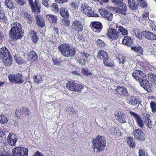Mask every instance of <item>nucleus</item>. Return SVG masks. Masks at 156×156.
Masks as SVG:
<instances>
[{
  "label": "nucleus",
  "instance_id": "nucleus-1",
  "mask_svg": "<svg viewBox=\"0 0 156 156\" xmlns=\"http://www.w3.org/2000/svg\"><path fill=\"white\" fill-rule=\"evenodd\" d=\"M58 49L62 54L67 58L72 57L76 54V49L69 43H65L60 44Z\"/></svg>",
  "mask_w": 156,
  "mask_h": 156
},
{
  "label": "nucleus",
  "instance_id": "nucleus-2",
  "mask_svg": "<svg viewBox=\"0 0 156 156\" xmlns=\"http://www.w3.org/2000/svg\"><path fill=\"white\" fill-rule=\"evenodd\" d=\"M28 149L23 147H16L12 149V155L5 151L3 148L0 149V156H27Z\"/></svg>",
  "mask_w": 156,
  "mask_h": 156
},
{
  "label": "nucleus",
  "instance_id": "nucleus-3",
  "mask_svg": "<svg viewBox=\"0 0 156 156\" xmlns=\"http://www.w3.org/2000/svg\"><path fill=\"white\" fill-rule=\"evenodd\" d=\"M132 76L136 80L140 83L141 87L145 89L150 87L149 82L147 79L146 75L140 70H134Z\"/></svg>",
  "mask_w": 156,
  "mask_h": 156
},
{
  "label": "nucleus",
  "instance_id": "nucleus-4",
  "mask_svg": "<svg viewBox=\"0 0 156 156\" xmlns=\"http://www.w3.org/2000/svg\"><path fill=\"white\" fill-rule=\"evenodd\" d=\"M11 26L12 27L10 30L11 38L16 41L21 38L23 33L21 25L16 22L13 23L11 24Z\"/></svg>",
  "mask_w": 156,
  "mask_h": 156
},
{
  "label": "nucleus",
  "instance_id": "nucleus-5",
  "mask_svg": "<svg viewBox=\"0 0 156 156\" xmlns=\"http://www.w3.org/2000/svg\"><path fill=\"white\" fill-rule=\"evenodd\" d=\"M106 143V141L104 136H98L93 140V148L95 151L100 152L104 149Z\"/></svg>",
  "mask_w": 156,
  "mask_h": 156
},
{
  "label": "nucleus",
  "instance_id": "nucleus-6",
  "mask_svg": "<svg viewBox=\"0 0 156 156\" xmlns=\"http://www.w3.org/2000/svg\"><path fill=\"white\" fill-rule=\"evenodd\" d=\"M81 10L82 12L87 16L93 17H98L99 15L94 13L90 7L86 3L83 4L81 6Z\"/></svg>",
  "mask_w": 156,
  "mask_h": 156
},
{
  "label": "nucleus",
  "instance_id": "nucleus-7",
  "mask_svg": "<svg viewBox=\"0 0 156 156\" xmlns=\"http://www.w3.org/2000/svg\"><path fill=\"white\" fill-rule=\"evenodd\" d=\"M8 79L10 83L20 84L24 81V79L21 73H17L15 75H10Z\"/></svg>",
  "mask_w": 156,
  "mask_h": 156
},
{
  "label": "nucleus",
  "instance_id": "nucleus-8",
  "mask_svg": "<svg viewBox=\"0 0 156 156\" xmlns=\"http://www.w3.org/2000/svg\"><path fill=\"white\" fill-rule=\"evenodd\" d=\"M129 113L135 120L137 126L140 128L143 127L144 124V121L141 116L137 114L132 111H130Z\"/></svg>",
  "mask_w": 156,
  "mask_h": 156
},
{
  "label": "nucleus",
  "instance_id": "nucleus-9",
  "mask_svg": "<svg viewBox=\"0 0 156 156\" xmlns=\"http://www.w3.org/2000/svg\"><path fill=\"white\" fill-rule=\"evenodd\" d=\"M83 26L82 23L80 21L75 20L73 21L71 28L72 29L78 31H82Z\"/></svg>",
  "mask_w": 156,
  "mask_h": 156
},
{
  "label": "nucleus",
  "instance_id": "nucleus-10",
  "mask_svg": "<svg viewBox=\"0 0 156 156\" xmlns=\"http://www.w3.org/2000/svg\"><path fill=\"white\" fill-rule=\"evenodd\" d=\"M98 12L102 16L107 20L109 21L112 20L113 14L110 11L105 9H99Z\"/></svg>",
  "mask_w": 156,
  "mask_h": 156
},
{
  "label": "nucleus",
  "instance_id": "nucleus-11",
  "mask_svg": "<svg viewBox=\"0 0 156 156\" xmlns=\"http://www.w3.org/2000/svg\"><path fill=\"white\" fill-rule=\"evenodd\" d=\"M7 139L9 144L12 146H14L16 145L18 140V137L16 135L11 133L9 134Z\"/></svg>",
  "mask_w": 156,
  "mask_h": 156
},
{
  "label": "nucleus",
  "instance_id": "nucleus-12",
  "mask_svg": "<svg viewBox=\"0 0 156 156\" xmlns=\"http://www.w3.org/2000/svg\"><path fill=\"white\" fill-rule=\"evenodd\" d=\"M107 34L109 37L112 40H115L119 37L116 28L114 29L112 28H109Z\"/></svg>",
  "mask_w": 156,
  "mask_h": 156
},
{
  "label": "nucleus",
  "instance_id": "nucleus-13",
  "mask_svg": "<svg viewBox=\"0 0 156 156\" xmlns=\"http://www.w3.org/2000/svg\"><path fill=\"white\" fill-rule=\"evenodd\" d=\"M32 10L37 13L40 12V9L41 8L40 5L39 4V1L38 0H35L34 3L33 0H28Z\"/></svg>",
  "mask_w": 156,
  "mask_h": 156
},
{
  "label": "nucleus",
  "instance_id": "nucleus-14",
  "mask_svg": "<svg viewBox=\"0 0 156 156\" xmlns=\"http://www.w3.org/2000/svg\"><path fill=\"white\" fill-rule=\"evenodd\" d=\"M133 134L135 138L139 140L143 141L145 139L144 133L140 129H135L133 131Z\"/></svg>",
  "mask_w": 156,
  "mask_h": 156
},
{
  "label": "nucleus",
  "instance_id": "nucleus-15",
  "mask_svg": "<svg viewBox=\"0 0 156 156\" xmlns=\"http://www.w3.org/2000/svg\"><path fill=\"white\" fill-rule=\"evenodd\" d=\"M91 28L94 31L97 32H100L102 28V25L100 22L95 21L91 23Z\"/></svg>",
  "mask_w": 156,
  "mask_h": 156
},
{
  "label": "nucleus",
  "instance_id": "nucleus-16",
  "mask_svg": "<svg viewBox=\"0 0 156 156\" xmlns=\"http://www.w3.org/2000/svg\"><path fill=\"white\" fill-rule=\"evenodd\" d=\"M126 101L129 104L135 106L140 103V101L138 98L134 96L128 97L126 98Z\"/></svg>",
  "mask_w": 156,
  "mask_h": 156
},
{
  "label": "nucleus",
  "instance_id": "nucleus-17",
  "mask_svg": "<svg viewBox=\"0 0 156 156\" xmlns=\"http://www.w3.org/2000/svg\"><path fill=\"white\" fill-rule=\"evenodd\" d=\"M115 119L119 122L122 123L126 122V116L122 112H118L115 115Z\"/></svg>",
  "mask_w": 156,
  "mask_h": 156
},
{
  "label": "nucleus",
  "instance_id": "nucleus-18",
  "mask_svg": "<svg viewBox=\"0 0 156 156\" xmlns=\"http://www.w3.org/2000/svg\"><path fill=\"white\" fill-rule=\"evenodd\" d=\"M115 90L117 92L118 94L122 96H126L128 94L127 89L123 86L118 87L115 89Z\"/></svg>",
  "mask_w": 156,
  "mask_h": 156
},
{
  "label": "nucleus",
  "instance_id": "nucleus-19",
  "mask_svg": "<svg viewBox=\"0 0 156 156\" xmlns=\"http://www.w3.org/2000/svg\"><path fill=\"white\" fill-rule=\"evenodd\" d=\"M115 28L117 29L118 33L119 34V37L122 35H126L128 34L127 30L124 28L123 26H119L115 24Z\"/></svg>",
  "mask_w": 156,
  "mask_h": 156
},
{
  "label": "nucleus",
  "instance_id": "nucleus-20",
  "mask_svg": "<svg viewBox=\"0 0 156 156\" xmlns=\"http://www.w3.org/2000/svg\"><path fill=\"white\" fill-rule=\"evenodd\" d=\"M129 6L130 9L133 10L137 9L139 5L137 0H128Z\"/></svg>",
  "mask_w": 156,
  "mask_h": 156
},
{
  "label": "nucleus",
  "instance_id": "nucleus-21",
  "mask_svg": "<svg viewBox=\"0 0 156 156\" xmlns=\"http://www.w3.org/2000/svg\"><path fill=\"white\" fill-rule=\"evenodd\" d=\"M108 53L103 50H100L98 53L97 57L100 60H104L108 58Z\"/></svg>",
  "mask_w": 156,
  "mask_h": 156
},
{
  "label": "nucleus",
  "instance_id": "nucleus-22",
  "mask_svg": "<svg viewBox=\"0 0 156 156\" xmlns=\"http://www.w3.org/2000/svg\"><path fill=\"white\" fill-rule=\"evenodd\" d=\"M143 36L146 39L151 41H154L155 34L148 31H145L142 32Z\"/></svg>",
  "mask_w": 156,
  "mask_h": 156
},
{
  "label": "nucleus",
  "instance_id": "nucleus-23",
  "mask_svg": "<svg viewBox=\"0 0 156 156\" xmlns=\"http://www.w3.org/2000/svg\"><path fill=\"white\" fill-rule=\"evenodd\" d=\"M35 18L38 26L42 28L44 27L45 25V22L43 17L40 15H36Z\"/></svg>",
  "mask_w": 156,
  "mask_h": 156
},
{
  "label": "nucleus",
  "instance_id": "nucleus-24",
  "mask_svg": "<svg viewBox=\"0 0 156 156\" xmlns=\"http://www.w3.org/2000/svg\"><path fill=\"white\" fill-rule=\"evenodd\" d=\"M127 8L126 4L122 3L121 4L119 8L117 10V12L123 15H125L126 14V11Z\"/></svg>",
  "mask_w": 156,
  "mask_h": 156
},
{
  "label": "nucleus",
  "instance_id": "nucleus-25",
  "mask_svg": "<svg viewBox=\"0 0 156 156\" xmlns=\"http://www.w3.org/2000/svg\"><path fill=\"white\" fill-rule=\"evenodd\" d=\"M68 114L72 116H77L78 115V111L73 107H68L66 109Z\"/></svg>",
  "mask_w": 156,
  "mask_h": 156
},
{
  "label": "nucleus",
  "instance_id": "nucleus-26",
  "mask_svg": "<svg viewBox=\"0 0 156 156\" xmlns=\"http://www.w3.org/2000/svg\"><path fill=\"white\" fill-rule=\"evenodd\" d=\"M3 62L5 66H9L12 64V59L11 55L4 57L3 60Z\"/></svg>",
  "mask_w": 156,
  "mask_h": 156
},
{
  "label": "nucleus",
  "instance_id": "nucleus-27",
  "mask_svg": "<svg viewBox=\"0 0 156 156\" xmlns=\"http://www.w3.org/2000/svg\"><path fill=\"white\" fill-rule=\"evenodd\" d=\"M122 43L126 45L130 46L132 44V41L130 37L128 36H125L122 40Z\"/></svg>",
  "mask_w": 156,
  "mask_h": 156
},
{
  "label": "nucleus",
  "instance_id": "nucleus-28",
  "mask_svg": "<svg viewBox=\"0 0 156 156\" xmlns=\"http://www.w3.org/2000/svg\"><path fill=\"white\" fill-rule=\"evenodd\" d=\"M45 17L50 22L53 23H55L57 22V18L56 16L51 14H46Z\"/></svg>",
  "mask_w": 156,
  "mask_h": 156
},
{
  "label": "nucleus",
  "instance_id": "nucleus-29",
  "mask_svg": "<svg viewBox=\"0 0 156 156\" xmlns=\"http://www.w3.org/2000/svg\"><path fill=\"white\" fill-rule=\"evenodd\" d=\"M0 53L3 57H5L10 55L9 52L5 47H3L0 49Z\"/></svg>",
  "mask_w": 156,
  "mask_h": 156
},
{
  "label": "nucleus",
  "instance_id": "nucleus-30",
  "mask_svg": "<svg viewBox=\"0 0 156 156\" xmlns=\"http://www.w3.org/2000/svg\"><path fill=\"white\" fill-rule=\"evenodd\" d=\"M131 49L137 54H138L139 55H143V49L141 46H135L131 47Z\"/></svg>",
  "mask_w": 156,
  "mask_h": 156
},
{
  "label": "nucleus",
  "instance_id": "nucleus-31",
  "mask_svg": "<svg viewBox=\"0 0 156 156\" xmlns=\"http://www.w3.org/2000/svg\"><path fill=\"white\" fill-rule=\"evenodd\" d=\"M38 56L37 53L34 51H30L29 54L28 60H34L37 59Z\"/></svg>",
  "mask_w": 156,
  "mask_h": 156
},
{
  "label": "nucleus",
  "instance_id": "nucleus-32",
  "mask_svg": "<svg viewBox=\"0 0 156 156\" xmlns=\"http://www.w3.org/2000/svg\"><path fill=\"white\" fill-rule=\"evenodd\" d=\"M60 14L63 17H67L69 16V14L68 10L65 8H62L60 9Z\"/></svg>",
  "mask_w": 156,
  "mask_h": 156
},
{
  "label": "nucleus",
  "instance_id": "nucleus-33",
  "mask_svg": "<svg viewBox=\"0 0 156 156\" xmlns=\"http://www.w3.org/2000/svg\"><path fill=\"white\" fill-rule=\"evenodd\" d=\"M34 82L37 84H39L43 82L44 77L40 75H35L34 76Z\"/></svg>",
  "mask_w": 156,
  "mask_h": 156
},
{
  "label": "nucleus",
  "instance_id": "nucleus-34",
  "mask_svg": "<svg viewBox=\"0 0 156 156\" xmlns=\"http://www.w3.org/2000/svg\"><path fill=\"white\" fill-rule=\"evenodd\" d=\"M110 131L112 134L114 136H120L121 135L120 131L116 127H114L111 128Z\"/></svg>",
  "mask_w": 156,
  "mask_h": 156
},
{
  "label": "nucleus",
  "instance_id": "nucleus-35",
  "mask_svg": "<svg viewBox=\"0 0 156 156\" xmlns=\"http://www.w3.org/2000/svg\"><path fill=\"white\" fill-rule=\"evenodd\" d=\"M75 83H76L72 80L68 81L66 84V87L69 90L73 91Z\"/></svg>",
  "mask_w": 156,
  "mask_h": 156
},
{
  "label": "nucleus",
  "instance_id": "nucleus-36",
  "mask_svg": "<svg viewBox=\"0 0 156 156\" xmlns=\"http://www.w3.org/2000/svg\"><path fill=\"white\" fill-rule=\"evenodd\" d=\"M103 61V64L107 66L112 67L113 66L114 64L113 61L109 59L108 57V58L105 59Z\"/></svg>",
  "mask_w": 156,
  "mask_h": 156
},
{
  "label": "nucleus",
  "instance_id": "nucleus-37",
  "mask_svg": "<svg viewBox=\"0 0 156 156\" xmlns=\"http://www.w3.org/2000/svg\"><path fill=\"white\" fill-rule=\"evenodd\" d=\"M74 89L73 91H77L79 92H81L84 88V86L81 84H77L76 83L75 84Z\"/></svg>",
  "mask_w": 156,
  "mask_h": 156
},
{
  "label": "nucleus",
  "instance_id": "nucleus-38",
  "mask_svg": "<svg viewBox=\"0 0 156 156\" xmlns=\"http://www.w3.org/2000/svg\"><path fill=\"white\" fill-rule=\"evenodd\" d=\"M31 37L32 38L33 41L34 42L37 43L39 38L37 35V34L34 30H31L30 31Z\"/></svg>",
  "mask_w": 156,
  "mask_h": 156
},
{
  "label": "nucleus",
  "instance_id": "nucleus-39",
  "mask_svg": "<svg viewBox=\"0 0 156 156\" xmlns=\"http://www.w3.org/2000/svg\"><path fill=\"white\" fill-rule=\"evenodd\" d=\"M51 10L54 13H57L58 12V8L57 4L56 3H53L50 6Z\"/></svg>",
  "mask_w": 156,
  "mask_h": 156
},
{
  "label": "nucleus",
  "instance_id": "nucleus-40",
  "mask_svg": "<svg viewBox=\"0 0 156 156\" xmlns=\"http://www.w3.org/2000/svg\"><path fill=\"white\" fill-rule=\"evenodd\" d=\"M80 54L81 58H83L87 61L91 57V55L86 52H81Z\"/></svg>",
  "mask_w": 156,
  "mask_h": 156
},
{
  "label": "nucleus",
  "instance_id": "nucleus-41",
  "mask_svg": "<svg viewBox=\"0 0 156 156\" xmlns=\"http://www.w3.org/2000/svg\"><path fill=\"white\" fill-rule=\"evenodd\" d=\"M127 143L129 147L132 148H134L135 147L136 144L133 141L134 139L133 138L131 137H129L127 138Z\"/></svg>",
  "mask_w": 156,
  "mask_h": 156
},
{
  "label": "nucleus",
  "instance_id": "nucleus-42",
  "mask_svg": "<svg viewBox=\"0 0 156 156\" xmlns=\"http://www.w3.org/2000/svg\"><path fill=\"white\" fill-rule=\"evenodd\" d=\"M79 5V0H72L70 5L73 9H76L78 8Z\"/></svg>",
  "mask_w": 156,
  "mask_h": 156
},
{
  "label": "nucleus",
  "instance_id": "nucleus-43",
  "mask_svg": "<svg viewBox=\"0 0 156 156\" xmlns=\"http://www.w3.org/2000/svg\"><path fill=\"white\" fill-rule=\"evenodd\" d=\"M148 76L151 82L154 84H156V75L153 74H149Z\"/></svg>",
  "mask_w": 156,
  "mask_h": 156
},
{
  "label": "nucleus",
  "instance_id": "nucleus-44",
  "mask_svg": "<svg viewBox=\"0 0 156 156\" xmlns=\"http://www.w3.org/2000/svg\"><path fill=\"white\" fill-rule=\"evenodd\" d=\"M81 72L82 74L86 76H88L92 75V73L87 68H82L81 69Z\"/></svg>",
  "mask_w": 156,
  "mask_h": 156
},
{
  "label": "nucleus",
  "instance_id": "nucleus-45",
  "mask_svg": "<svg viewBox=\"0 0 156 156\" xmlns=\"http://www.w3.org/2000/svg\"><path fill=\"white\" fill-rule=\"evenodd\" d=\"M5 3L7 7L9 9H12L14 7L13 3L10 0H5Z\"/></svg>",
  "mask_w": 156,
  "mask_h": 156
},
{
  "label": "nucleus",
  "instance_id": "nucleus-46",
  "mask_svg": "<svg viewBox=\"0 0 156 156\" xmlns=\"http://www.w3.org/2000/svg\"><path fill=\"white\" fill-rule=\"evenodd\" d=\"M14 58L16 62L19 64H20L24 62V61L21 58L18 54H16L14 56Z\"/></svg>",
  "mask_w": 156,
  "mask_h": 156
},
{
  "label": "nucleus",
  "instance_id": "nucleus-47",
  "mask_svg": "<svg viewBox=\"0 0 156 156\" xmlns=\"http://www.w3.org/2000/svg\"><path fill=\"white\" fill-rule=\"evenodd\" d=\"M76 41L77 42H82L84 41V38L83 36L81 34H78L76 36V37L75 38Z\"/></svg>",
  "mask_w": 156,
  "mask_h": 156
},
{
  "label": "nucleus",
  "instance_id": "nucleus-48",
  "mask_svg": "<svg viewBox=\"0 0 156 156\" xmlns=\"http://www.w3.org/2000/svg\"><path fill=\"white\" fill-rule=\"evenodd\" d=\"M118 59L119 60V63L122 65L124 64L125 62H126L125 60V58L122 55H119Z\"/></svg>",
  "mask_w": 156,
  "mask_h": 156
},
{
  "label": "nucleus",
  "instance_id": "nucleus-49",
  "mask_svg": "<svg viewBox=\"0 0 156 156\" xmlns=\"http://www.w3.org/2000/svg\"><path fill=\"white\" fill-rule=\"evenodd\" d=\"M5 13L4 10L2 8H0V21L3 22L5 21Z\"/></svg>",
  "mask_w": 156,
  "mask_h": 156
},
{
  "label": "nucleus",
  "instance_id": "nucleus-50",
  "mask_svg": "<svg viewBox=\"0 0 156 156\" xmlns=\"http://www.w3.org/2000/svg\"><path fill=\"white\" fill-rule=\"evenodd\" d=\"M24 16H23V17H24L25 19L28 20L29 22L31 23L32 21V18L30 15L29 14L27 13L26 12H24Z\"/></svg>",
  "mask_w": 156,
  "mask_h": 156
},
{
  "label": "nucleus",
  "instance_id": "nucleus-51",
  "mask_svg": "<svg viewBox=\"0 0 156 156\" xmlns=\"http://www.w3.org/2000/svg\"><path fill=\"white\" fill-rule=\"evenodd\" d=\"M138 2L140 3V6L142 8H145L147 6V3L146 0H137Z\"/></svg>",
  "mask_w": 156,
  "mask_h": 156
},
{
  "label": "nucleus",
  "instance_id": "nucleus-52",
  "mask_svg": "<svg viewBox=\"0 0 156 156\" xmlns=\"http://www.w3.org/2000/svg\"><path fill=\"white\" fill-rule=\"evenodd\" d=\"M22 112L26 115H30L31 114V112L29 109L27 108H23Z\"/></svg>",
  "mask_w": 156,
  "mask_h": 156
},
{
  "label": "nucleus",
  "instance_id": "nucleus-53",
  "mask_svg": "<svg viewBox=\"0 0 156 156\" xmlns=\"http://www.w3.org/2000/svg\"><path fill=\"white\" fill-rule=\"evenodd\" d=\"M139 156H147V153L145 151V150L140 149L139 151Z\"/></svg>",
  "mask_w": 156,
  "mask_h": 156
},
{
  "label": "nucleus",
  "instance_id": "nucleus-54",
  "mask_svg": "<svg viewBox=\"0 0 156 156\" xmlns=\"http://www.w3.org/2000/svg\"><path fill=\"white\" fill-rule=\"evenodd\" d=\"M150 106L153 112H156V103L154 101H151L150 103Z\"/></svg>",
  "mask_w": 156,
  "mask_h": 156
},
{
  "label": "nucleus",
  "instance_id": "nucleus-55",
  "mask_svg": "<svg viewBox=\"0 0 156 156\" xmlns=\"http://www.w3.org/2000/svg\"><path fill=\"white\" fill-rule=\"evenodd\" d=\"M77 61L79 62V63L82 66H83L86 63L87 61H86L83 58H76Z\"/></svg>",
  "mask_w": 156,
  "mask_h": 156
},
{
  "label": "nucleus",
  "instance_id": "nucleus-56",
  "mask_svg": "<svg viewBox=\"0 0 156 156\" xmlns=\"http://www.w3.org/2000/svg\"><path fill=\"white\" fill-rule=\"evenodd\" d=\"M6 128L0 126V137L3 136L5 134V132L7 131Z\"/></svg>",
  "mask_w": 156,
  "mask_h": 156
},
{
  "label": "nucleus",
  "instance_id": "nucleus-57",
  "mask_svg": "<svg viewBox=\"0 0 156 156\" xmlns=\"http://www.w3.org/2000/svg\"><path fill=\"white\" fill-rule=\"evenodd\" d=\"M96 43L97 45L100 47H104L105 46V43L101 40L98 39L96 41Z\"/></svg>",
  "mask_w": 156,
  "mask_h": 156
},
{
  "label": "nucleus",
  "instance_id": "nucleus-58",
  "mask_svg": "<svg viewBox=\"0 0 156 156\" xmlns=\"http://www.w3.org/2000/svg\"><path fill=\"white\" fill-rule=\"evenodd\" d=\"M142 115L143 118L144 120V122H146V121L150 120V115L149 114L144 113L142 114Z\"/></svg>",
  "mask_w": 156,
  "mask_h": 156
},
{
  "label": "nucleus",
  "instance_id": "nucleus-59",
  "mask_svg": "<svg viewBox=\"0 0 156 156\" xmlns=\"http://www.w3.org/2000/svg\"><path fill=\"white\" fill-rule=\"evenodd\" d=\"M7 119L6 117L4 116H0V122L3 124L6 123L7 122Z\"/></svg>",
  "mask_w": 156,
  "mask_h": 156
},
{
  "label": "nucleus",
  "instance_id": "nucleus-60",
  "mask_svg": "<svg viewBox=\"0 0 156 156\" xmlns=\"http://www.w3.org/2000/svg\"><path fill=\"white\" fill-rule=\"evenodd\" d=\"M15 1L17 4L20 6L23 5L26 3V0H15Z\"/></svg>",
  "mask_w": 156,
  "mask_h": 156
},
{
  "label": "nucleus",
  "instance_id": "nucleus-61",
  "mask_svg": "<svg viewBox=\"0 0 156 156\" xmlns=\"http://www.w3.org/2000/svg\"><path fill=\"white\" fill-rule=\"evenodd\" d=\"M142 32H141L140 30H136L135 31V34L136 36L138 38H141V34H142Z\"/></svg>",
  "mask_w": 156,
  "mask_h": 156
},
{
  "label": "nucleus",
  "instance_id": "nucleus-62",
  "mask_svg": "<svg viewBox=\"0 0 156 156\" xmlns=\"http://www.w3.org/2000/svg\"><path fill=\"white\" fill-rule=\"evenodd\" d=\"M146 126L148 128L151 129L152 127V123L151 120H148L146 121V122H144Z\"/></svg>",
  "mask_w": 156,
  "mask_h": 156
},
{
  "label": "nucleus",
  "instance_id": "nucleus-63",
  "mask_svg": "<svg viewBox=\"0 0 156 156\" xmlns=\"http://www.w3.org/2000/svg\"><path fill=\"white\" fill-rule=\"evenodd\" d=\"M149 28L150 30L156 33V26L153 23H151L150 24L149 26Z\"/></svg>",
  "mask_w": 156,
  "mask_h": 156
},
{
  "label": "nucleus",
  "instance_id": "nucleus-64",
  "mask_svg": "<svg viewBox=\"0 0 156 156\" xmlns=\"http://www.w3.org/2000/svg\"><path fill=\"white\" fill-rule=\"evenodd\" d=\"M43 4L46 7H48L49 6L50 3V0H42Z\"/></svg>",
  "mask_w": 156,
  "mask_h": 156
}]
</instances>
